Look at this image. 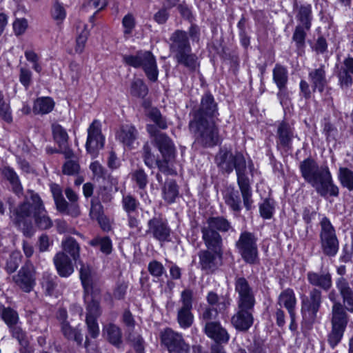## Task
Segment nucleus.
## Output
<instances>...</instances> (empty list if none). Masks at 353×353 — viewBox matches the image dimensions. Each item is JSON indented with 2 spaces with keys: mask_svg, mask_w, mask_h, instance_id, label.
Wrapping results in <instances>:
<instances>
[{
  "mask_svg": "<svg viewBox=\"0 0 353 353\" xmlns=\"http://www.w3.org/2000/svg\"><path fill=\"white\" fill-rule=\"evenodd\" d=\"M77 37L76 39L75 52L82 53L89 36L88 26L79 21L77 26Z\"/></svg>",
  "mask_w": 353,
  "mask_h": 353,
  "instance_id": "33",
  "label": "nucleus"
},
{
  "mask_svg": "<svg viewBox=\"0 0 353 353\" xmlns=\"http://www.w3.org/2000/svg\"><path fill=\"white\" fill-rule=\"evenodd\" d=\"M108 5V0H89L87 3L88 8L96 10L95 12L90 17V21H93L95 14L105 8Z\"/></svg>",
  "mask_w": 353,
  "mask_h": 353,
  "instance_id": "58",
  "label": "nucleus"
},
{
  "mask_svg": "<svg viewBox=\"0 0 353 353\" xmlns=\"http://www.w3.org/2000/svg\"><path fill=\"white\" fill-rule=\"evenodd\" d=\"M273 80L281 91L288 82V71L285 68L276 64L273 69Z\"/></svg>",
  "mask_w": 353,
  "mask_h": 353,
  "instance_id": "40",
  "label": "nucleus"
},
{
  "mask_svg": "<svg viewBox=\"0 0 353 353\" xmlns=\"http://www.w3.org/2000/svg\"><path fill=\"white\" fill-rule=\"evenodd\" d=\"M218 166L223 171L230 173L234 168L236 170L237 178L246 175L248 169L252 172V164L249 162L248 168L243 155L239 152L233 154L226 149H221L216 157Z\"/></svg>",
  "mask_w": 353,
  "mask_h": 353,
  "instance_id": "5",
  "label": "nucleus"
},
{
  "mask_svg": "<svg viewBox=\"0 0 353 353\" xmlns=\"http://www.w3.org/2000/svg\"><path fill=\"white\" fill-rule=\"evenodd\" d=\"M79 170V165L74 161L69 160L66 161L63 166V173L68 175H73L77 174Z\"/></svg>",
  "mask_w": 353,
  "mask_h": 353,
  "instance_id": "64",
  "label": "nucleus"
},
{
  "mask_svg": "<svg viewBox=\"0 0 353 353\" xmlns=\"http://www.w3.org/2000/svg\"><path fill=\"white\" fill-rule=\"evenodd\" d=\"M307 279L311 285L326 291L332 285V276L328 271H322L321 272H309L307 274Z\"/></svg>",
  "mask_w": 353,
  "mask_h": 353,
  "instance_id": "23",
  "label": "nucleus"
},
{
  "mask_svg": "<svg viewBox=\"0 0 353 353\" xmlns=\"http://www.w3.org/2000/svg\"><path fill=\"white\" fill-rule=\"evenodd\" d=\"M62 246L63 250L68 253L74 261H77L79 259L80 248L73 238H66L62 241Z\"/></svg>",
  "mask_w": 353,
  "mask_h": 353,
  "instance_id": "41",
  "label": "nucleus"
},
{
  "mask_svg": "<svg viewBox=\"0 0 353 353\" xmlns=\"http://www.w3.org/2000/svg\"><path fill=\"white\" fill-rule=\"evenodd\" d=\"M321 303V293L316 289L312 290L309 298L303 299L301 312L305 318L314 321Z\"/></svg>",
  "mask_w": 353,
  "mask_h": 353,
  "instance_id": "16",
  "label": "nucleus"
},
{
  "mask_svg": "<svg viewBox=\"0 0 353 353\" xmlns=\"http://www.w3.org/2000/svg\"><path fill=\"white\" fill-rule=\"evenodd\" d=\"M336 286L343 297L346 309L353 312V289L350 283L341 276L336 281Z\"/></svg>",
  "mask_w": 353,
  "mask_h": 353,
  "instance_id": "24",
  "label": "nucleus"
},
{
  "mask_svg": "<svg viewBox=\"0 0 353 353\" xmlns=\"http://www.w3.org/2000/svg\"><path fill=\"white\" fill-rule=\"evenodd\" d=\"M160 336L161 343L170 353H189L190 347L185 343L181 334L167 328L161 332Z\"/></svg>",
  "mask_w": 353,
  "mask_h": 353,
  "instance_id": "12",
  "label": "nucleus"
},
{
  "mask_svg": "<svg viewBox=\"0 0 353 353\" xmlns=\"http://www.w3.org/2000/svg\"><path fill=\"white\" fill-rule=\"evenodd\" d=\"M130 93L137 97H144L148 94V88L141 79H134L131 84Z\"/></svg>",
  "mask_w": 353,
  "mask_h": 353,
  "instance_id": "45",
  "label": "nucleus"
},
{
  "mask_svg": "<svg viewBox=\"0 0 353 353\" xmlns=\"http://www.w3.org/2000/svg\"><path fill=\"white\" fill-rule=\"evenodd\" d=\"M224 199L225 203L235 212H239L241 210V200L239 196L238 192L232 191L227 193Z\"/></svg>",
  "mask_w": 353,
  "mask_h": 353,
  "instance_id": "46",
  "label": "nucleus"
},
{
  "mask_svg": "<svg viewBox=\"0 0 353 353\" xmlns=\"http://www.w3.org/2000/svg\"><path fill=\"white\" fill-rule=\"evenodd\" d=\"M237 182L243 197V205L248 210H250L252 208L253 200L252 199V192L249 180L246 175H243L237 178Z\"/></svg>",
  "mask_w": 353,
  "mask_h": 353,
  "instance_id": "28",
  "label": "nucleus"
},
{
  "mask_svg": "<svg viewBox=\"0 0 353 353\" xmlns=\"http://www.w3.org/2000/svg\"><path fill=\"white\" fill-rule=\"evenodd\" d=\"M199 258L201 269L206 271L215 270L218 265L217 259H221L215 252L212 254L208 250L201 251L199 254Z\"/></svg>",
  "mask_w": 353,
  "mask_h": 353,
  "instance_id": "30",
  "label": "nucleus"
},
{
  "mask_svg": "<svg viewBox=\"0 0 353 353\" xmlns=\"http://www.w3.org/2000/svg\"><path fill=\"white\" fill-rule=\"evenodd\" d=\"M339 179L343 187L350 191L353 190V171L346 168H341Z\"/></svg>",
  "mask_w": 353,
  "mask_h": 353,
  "instance_id": "42",
  "label": "nucleus"
},
{
  "mask_svg": "<svg viewBox=\"0 0 353 353\" xmlns=\"http://www.w3.org/2000/svg\"><path fill=\"white\" fill-rule=\"evenodd\" d=\"M122 26L123 27V32L126 36L132 34L135 27V19L132 14H126L122 20Z\"/></svg>",
  "mask_w": 353,
  "mask_h": 353,
  "instance_id": "56",
  "label": "nucleus"
},
{
  "mask_svg": "<svg viewBox=\"0 0 353 353\" xmlns=\"http://www.w3.org/2000/svg\"><path fill=\"white\" fill-rule=\"evenodd\" d=\"M122 205L124 210L130 214L136 211L139 202L131 195H125L123 196Z\"/></svg>",
  "mask_w": 353,
  "mask_h": 353,
  "instance_id": "53",
  "label": "nucleus"
},
{
  "mask_svg": "<svg viewBox=\"0 0 353 353\" xmlns=\"http://www.w3.org/2000/svg\"><path fill=\"white\" fill-rule=\"evenodd\" d=\"M254 306L238 307V312L232 318V323L240 331L248 330L253 324L252 310Z\"/></svg>",
  "mask_w": 353,
  "mask_h": 353,
  "instance_id": "18",
  "label": "nucleus"
},
{
  "mask_svg": "<svg viewBox=\"0 0 353 353\" xmlns=\"http://www.w3.org/2000/svg\"><path fill=\"white\" fill-rule=\"evenodd\" d=\"M14 337H15L23 347H26L28 344V341L26 337L25 334L23 332L19 327L12 325L10 327Z\"/></svg>",
  "mask_w": 353,
  "mask_h": 353,
  "instance_id": "63",
  "label": "nucleus"
},
{
  "mask_svg": "<svg viewBox=\"0 0 353 353\" xmlns=\"http://www.w3.org/2000/svg\"><path fill=\"white\" fill-rule=\"evenodd\" d=\"M137 132L132 125H123L118 131L117 137L126 146H130L137 139Z\"/></svg>",
  "mask_w": 353,
  "mask_h": 353,
  "instance_id": "32",
  "label": "nucleus"
},
{
  "mask_svg": "<svg viewBox=\"0 0 353 353\" xmlns=\"http://www.w3.org/2000/svg\"><path fill=\"white\" fill-rule=\"evenodd\" d=\"M51 15L54 21L57 24L59 25L62 23L66 17V11L64 7L59 3H56L53 5L51 10Z\"/></svg>",
  "mask_w": 353,
  "mask_h": 353,
  "instance_id": "49",
  "label": "nucleus"
},
{
  "mask_svg": "<svg viewBox=\"0 0 353 353\" xmlns=\"http://www.w3.org/2000/svg\"><path fill=\"white\" fill-rule=\"evenodd\" d=\"M80 279L84 288L85 303L100 300L99 292L92 285L91 270L88 266L82 265L80 269Z\"/></svg>",
  "mask_w": 353,
  "mask_h": 353,
  "instance_id": "17",
  "label": "nucleus"
},
{
  "mask_svg": "<svg viewBox=\"0 0 353 353\" xmlns=\"http://www.w3.org/2000/svg\"><path fill=\"white\" fill-rule=\"evenodd\" d=\"M33 214L37 226L43 230L52 225V221L48 216L39 196L32 190L28 191L25 201L12 212L11 218L25 236H30L34 233L32 224Z\"/></svg>",
  "mask_w": 353,
  "mask_h": 353,
  "instance_id": "2",
  "label": "nucleus"
},
{
  "mask_svg": "<svg viewBox=\"0 0 353 353\" xmlns=\"http://www.w3.org/2000/svg\"><path fill=\"white\" fill-rule=\"evenodd\" d=\"M255 236L248 232L241 234L236 247L242 259L248 263L254 264L259 261V252Z\"/></svg>",
  "mask_w": 353,
  "mask_h": 353,
  "instance_id": "8",
  "label": "nucleus"
},
{
  "mask_svg": "<svg viewBox=\"0 0 353 353\" xmlns=\"http://www.w3.org/2000/svg\"><path fill=\"white\" fill-rule=\"evenodd\" d=\"M202 233L203 239L208 248L212 250L214 252L219 255V258H221V238L219 234L208 227L203 228L202 230Z\"/></svg>",
  "mask_w": 353,
  "mask_h": 353,
  "instance_id": "22",
  "label": "nucleus"
},
{
  "mask_svg": "<svg viewBox=\"0 0 353 353\" xmlns=\"http://www.w3.org/2000/svg\"><path fill=\"white\" fill-rule=\"evenodd\" d=\"M12 28L15 35L20 36L23 34L28 28L27 19L24 18L16 19L12 23Z\"/></svg>",
  "mask_w": 353,
  "mask_h": 353,
  "instance_id": "55",
  "label": "nucleus"
},
{
  "mask_svg": "<svg viewBox=\"0 0 353 353\" xmlns=\"http://www.w3.org/2000/svg\"><path fill=\"white\" fill-rule=\"evenodd\" d=\"M90 168L93 174V176L97 179H105L106 176V171L104 168L98 162H92Z\"/></svg>",
  "mask_w": 353,
  "mask_h": 353,
  "instance_id": "59",
  "label": "nucleus"
},
{
  "mask_svg": "<svg viewBox=\"0 0 353 353\" xmlns=\"http://www.w3.org/2000/svg\"><path fill=\"white\" fill-rule=\"evenodd\" d=\"M207 301L210 305L214 307V310L219 311L225 310L227 305H229L228 302H226L223 299L219 298L217 294L212 292L208 293Z\"/></svg>",
  "mask_w": 353,
  "mask_h": 353,
  "instance_id": "47",
  "label": "nucleus"
},
{
  "mask_svg": "<svg viewBox=\"0 0 353 353\" xmlns=\"http://www.w3.org/2000/svg\"><path fill=\"white\" fill-rule=\"evenodd\" d=\"M62 332L65 336L68 339L75 341L77 343L80 344L83 341V335L77 329H73L68 323L63 322L62 323Z\"/></svg>",
  "mask_w": 353,
  "mask_h": 353,
  "instance_id": "44",
  "label": "nucleus"
},
{
  "mask_svg": "<svg viewBox=\"0 0 353 353\" xmlns=\"http://www.w3.org/2000/svg\"><path fill=\"white\" fill-rule=\"evenodd\" d=\"M145 115L152 121L159 128L166 129L168 123L166 119L161 115L160 111L156 108H150L149 103L144 102Z\"/></svg>",
  "mask_w": 353,
  "mask_h": 353,
  "instance_id": "35",
  "label": "nucleus"
},
{
  "mask_svg": "<svg viewBox=\"0 0 353 353\" xmlns=\"http://www.w3.org/2000/svg\"><path fill=\"white\" fill-rule=\"evenodd\" d=\"M304 28L303 26H296L293 34L292 39L298 48L303 47L305 44V32L303 30Z\"/></svg>",
  "mask_w": 353,
  "mask_h": 353,
  "instance_id": "57",
  "label": "nucleus"
},
{
  "mask_svg": "<svg viewBox=\"0 0 353 353\" xmlns=\"http://www.w3.org/2000/svg\"><path fill=\"white\" fill-rule=\"evenodd\" d=\"M294 8L297 11L296 17L305 29L310 27L312 17V6L308 3H294Z\"/></svg>",
  "mask_w": 353,
  "mask_h": 353,
  "instance_id": "31",
  "label": "nucleus"
},
{
  "mask_svg": "<svg viewBox=\"0 0 353 353\" xmlns=\"http://www.w3.org/2000/svg\"><path fill=\"white\" fill-rule=\"evenodd\" d=\"M346 314L341 303H336L332 307V329L328 335V342L334 347L341 340L347 325Z\"/></svg>",
  "mask_w": 353,
  "mask_h": 353,
  "instance_id": "9",
  "label": "nucleus"
},
{
  "mask_svg": "<svg viewBox=\"0 0 353 353\" xmlns=\"http://www.w3.org/2000/svg\"><path fill=\"white\" fill-rule=\"evenodd\" d=\"M0 314L5 323L9 326L14 325L18 320V315L15 311L10 308H3Z\"/></svg>",
  "mask_w": 353,
  "mask_h": 353,
  "instance_id": "51",
  "label": "nucleus"
},
{
  "mask_svg": "<svg viewBox=\"0 0 353 353\" xmlns=\"http://www.w3.org/2000/svg\"><path fill=\"white\" fill-rule=\"evenodd\" d=\"M54 263L59 274L68 277L74 272V268L68 256L63 252H59L54 258Z\"/></svg>",
  "mask_w": 353,
  "mask_h": 353,
  "instance_id": "26",
  "label": "nucleus"
},
{
  "mask_svg": "<svg viewBox=\"0 0 353 353\" xmlns=\"http://www.w3.org/2000/svg\"><path fill=\"white\" fill-rule=\"evenodd\" d=\"M103 334L107 339L113 345H118L121 343V332L119 327L110 323L103 328Z\"/></svg>",
  "mask_w": 353,
  "mask_h": 353,
  "instance_id": "39",
  "label": "nucleus"
},
{
  "mask_svg": "<svg viewBox=\"0 0 353 353\" xmlns=\"http://www.w3.org/2000/svg\"><path fill=\"white\" fill-rule=\"evenodd\" d=\"M54 107V101L48 97L37 99L34 103L33 112L35 114H46L50 112Z\"/></svg>",
  "mask_w": 353,
  "mask_h": 353,
  "instance_id": "34",
  "label": "nucleus"
},
{
  "mask_svg": "<svg viewBox=\"0 0 353 353\" xmlns=\"http://www.w3.org/2000/svg\"><path fill=\"white\" fill-rule=\"evenodd\" d=\"M90 243L92 246L99 245L101 251L105 254H109L112 252V242L108 237H97L92 240Z\"/></svg>",
  "mask_w": 353,
  "mask_h": 353,
  "instance_id": "50",
  "label": "nucleus"
},
{
  "mask_svg": "<svg viewBox=\"0 0 353 353\" xmlns=\"http://www.w3.org/2000/svg\"><path fill=\"white\" fill-rule=\"evenodd\" d=\"M32 81V72L25 68L20 69L19 81L21 83L28 89Z\"/></svg>",
  "mask_w": 353,
  "mask_h": 353,
  "instance_id": "62",
  "label": "nucleus"
},
{
  "mask_svg": "<svg viewBox=\"0 0 353 353\" xmlns=\"http://www.w3.org/2000/svg\"><path fill=\"white\" fill-rule=\"evenodd\" d=\"M52 132L55 141L59 144L61 149H65L64 154L66 158H70L72 157V152L67 149V143L68 139V135L65 129H63L60 125H53Z\"/></svg>",
  "mask_w": 353,
  "mask_h": 353,
  "instance_id": "29",
  "label": "nucleus"
},
{
  "mask_svg": "<svg viewBox=\"0 0 353 353\" xmlns=\"http://www.w3.org/2000/svg\"><path fill=\"white\" fill-rule=\"evenodd\" d=\"M20 261V254L19 252H12L9 261L6 263V270L9 273L14 272L19 266Z\"/></svg>",
  "mask_w": 353,
  "mask_h": 353,
  "instance_id": "61",
  "label": "nucleus"
},
{
  "mask_svg": "<svg viewBox=\"0 0 353 353\" xmlns=\"http://www.w3.org/2000/svg\"><path fill=\"white\" fill-rule=\"evenodd\" d=\"M213 230L228 231L230 228V224L228 221L223 218L216 217L211 218L208 221V226Z\"/></svg>",
  "mask_w": 353,
  "mask_h": 353,
  "instance_id": "48",
  "label": "nucleus"
},
{
  "mask_svg": "<svg viewBox=\"0 0 353 353\" xmlns=\"http://www.w3.org/2000/svg\"><path fill=\"white\" fill-rule=\"evenodd\" d=\"M85 303L87 304L85 322L88 333L92 338L94 339L99 334V327L97 321V318L101 314L99 300L92 301Z\"/></svg>",
  "mask_w": 353,
  "mask_h": 353,
  "instance_id": "15",
  "label": "nucleus"
},
{
  "mask_svg": "<svg viewBox=\"0 0 353 353\" xmlns=\"http://www.w3.org/2000/svg\"><path fill=\"white\" fill-rule=\"evenodd\" d=\"M105 138L101 133V123L94 120L88 128V137L85 143L87 152L96 157L99 151L104 146Z\"/></svg>",
  "mask_w": 353,
  "mask_h": 353,
  "instance_id": "10",
  "label": "nucleus"
},
{
  "mask_svg": "<svg viewBox=\"0 0 353 353\" xmlns=\"http://www.w3.org/2000/svg\"><path fill=\"white\" fill-rule=\"evenodd\" d=\"M124 62L135 68H141L152 81L158 79L159 71L154 56L149 51H140L134 55L123 57Z\"/></svg>",
  "mask_w": 353,
  "mask_h": 353,
  "instance_id": "6",
  "label": "nucleus"
},
{
  "mask_svg": "<svg viewBox=\"0 0 353 353\" xmlns=\"http://www.w3.org/2000/svg\"><path fill=\"white\" fill-rule=\"evenodd\" d=\"M13 280L23 292H31L36 284V270L33 264L28 261L13 276Z\"/></svg>",
  "mask_w": 353,
  "mask_h": 353,
  "instance_id": "13",
  "label": "nucleus"
},
{
  "mask_svg": "<svg viewBox=\"0 0 353 353\" xmlns=\"http://www.w3.org/2000/svg\"><path fill=\"white\" fill-rule=\"evenodd\" d=\"M274 203L270 199H265L259 206L261 216L264 219H270L274 212Z\"/></svg>",
  "mask_w": 353,
  "mask_h": 353,
  "instance_id": "54",
  "label": "nucleus"
},
{
  "mask_svg": "<svg viewBox=\"0 0 353 353\" xmlns=\"http://www.w3.org/2000/svg\"><path fill=\"white\" fill-rule=\"evenodd\" d=\"M300 170L302 176L322 196H337L339 188L333 183L332 176L327 166L319 167L312 159L301 162Z\"/></svg>",
  "mask_w": 353,
  "mask_h": 353,
  "instance_id": "3",
  "label": "nucleus"
},
{
  "mask_svg": "<svg viewBox=\"0 0 353 353\" xmlns=\"http://www.w3.org/2000/svg\"><path fill=\"white\" fill-rule=\"evenodd\" d=\"M170 41V53L177 63L194 70L197 65V57L192 53L188 33L177 30L172 34Z\"/></svg>",
  "mask_w": 353,
  "mask_h": 353,
  "instance_id": "4",
  "label": "nucleus"
},
{
  "mask_svg": "<svg viewBox=\"0 0 353 353\" xmlns=\"http://www.w3.org/2000/svg\"><path fill=\"white\" fill-rule=\"evenodd\" d=\"M179 193L177 185L173 181H168L163 188V198L168 203H173Z\"/></svg>",
  "mask_w": 353,
  "mask_h": 353,
  "instance_id": "43",
  "label": "nucleus"
},
{
  "mask_svg": "<svg viewBox=\"0 0 353 353\" xmlns=\"http://www.w3.org/2000/svg\"><path fill=\"white\" fill-rule=\"evenodd\" d=\"M144 161L147 166L153 168L157 166L161 172H168V165L164 161L157 159L154 154L151 153L150 147L148 144L143 147Z\"/></svg>",
  "mask_w": 353,
  "mask_h": 353,
  "instance_id": "36",
  "label": "nucleus"
},
{
  "mask_svg": "<svg viewBox=\"0 0 353 353\" xmlns=\"http://www.w3.org/2000/svg\"><path fill=\"white\" fill-rule=\"evenodd\" d=\"M55 276H53L52 274H48V272H45L43 275V279L41 281L42 288L46 290V293L49 295H52L53 294L54 290L56 286V283L54 282Z\"/></svg>",
  "mask_w": 353,
  "mask_h": 353,
  "instance_id": "52",
  "label": "nucleus"
},
{
  "mask_svg": "<svg viewBox=\"0 0 353 353\" xmlns=\"http://www.w3.org/2000/svg\"><path fill=\"white\" fill-rule=\"evenodd\" d=\"M320 240L323 253L328 256H334L339 248L336 231L330 221L325 216L320 221Z\"/></svg>",
  "mask_w": 353,
  "mask_h": 353,
  "instance_id": "7",
  "label": "nucleus"
},
{
  "mask_svg": "<svg viewBox=\"0 0 353 353\" xmlns=\"http://www.w3.org/2000/svg\"><path fill=\"white\" fill-rule=\"evenodd\" d=\"M148 225L149 232L152 234L154 238L160 241L168 240L170 230L165 222L154 218L149 221Z\"/></svg>",
  "mask_w": 353,
  "mask_h": 353,
  "instance_id": "21",
  "label": "nucleus"
},
{
  "mask_svg": "<svg viewBox=\"0 0 353 353\" xmlns=\"http://www.w3.org/2000/svg\"><path fill=\"white\" fill-rule=\"evenodd\" d=\"M217 115L216 104L212 95L205 94L194 120L190 123L196 141L205 147L214 146L219 143V131L215 121Z\"/></svg>",
  "mask_w": 353,
  "mask_h": 353,
  "instance_id": "1",
  "label": "nucleus"
},
{
  "mask_svg": "<svg viewBox=\"0 0 353 353\" xmlns=\"http://www.w3.org/2000/svg\"><path fill=\"white\" fill-rule=\"evenodd\" d=\"M277 134L280 144L288 146L293 137V129L289 124L283 122L278 128Z\"/></svg>",
  "mask_w": 353,
  "mask_h": 353,
  "instance_id": "37",
  "label": "nucleus"
},
{
  "mask_svg": "<svg viewBox=\"0 0 353 353\" xmlns=\"http://www.w3.org/2000/svg\"><path fill=\"white\" fill-rule=\"evenodd\" d=\"M157 145L166 165L175 157V148L172 140L165 134H160L155 138Z\"/></svg>",
  "mask_w": 353,
  "mask_h": 353,
  "instance_id": "19",
  "label": "nucleus"
},
{
  "mask_svg": "<svg viewBox=\"0 0 353 353\" xmlns=\"http://www.w3.org/2000/svg\"><path fill=\"white\" fill-rule=\"evenodd\" d=\"M206 335L217 343H227L230 335L219 323L208 322L205 325Z\"/></svg>",
  "mask_w": 353,
  "mask_h": 353,
  "instance_id": "20",
  "label": "nucleus"
},
{
  "mask_svg": "<svg viewBox=\"0 0 353 353\" xmlns=\"http://www.w3.org/2000/svg\"><path fill=\"white\" fill-rule=\"evenodd\" d=\"M308 78L314 91L318 90L322 92L327 86V81L323 66L311 70L309 72Z\"/></svg>",
  "mask_w": 353,
  "mask_h": 353,
  "instance_id": "25",
  "label": "nucleus"
},
{
  "mask_svg": "<svg viewBox=\"0 0 353 353\" xmlns=\"http://www.w3.org/2000/svg\"><path fill=\"white\" fill-rule=\"evenodd\" d=\"M296 303V299L294 291L288 288L283 291L279 297V304L284 306L288 311L292 319V323L294 321V310Z\"/></svg>",
  "mask_w": 353,
  "mask_h": 353,
  "instance_id": "27",
  "label": "nucleus"
},
{
  "mask_svg": "<svg viewBox=\"0 0 353 353\" xmlns=\"http://www.w3.org/2000/svg\"><path fill=\"white\" fill-rule=\"evenodd\" d=\"M235 291L238 294V307L254 305L255 299L253 291L245 278L237 277L236 279Z\"/></svg>",
  "mask_w": 353,
  "mask_h": 353,
  "instance_id": "14",
  "label": "nucleus"
},
{
  "mask_svg": "<svg viewBox=\"0 0 353 353\" xmlns=\"http://www.w3.org/2000/svg\"><path fill=\"white\" fill-rule=\"evenodd\" d=\"M1 172L11 183L13 191L17 194L21 193L23 188L14 170L10 167L5 166L2 168Z\"/></svg>",
  "mask_w": 353,
  "mask_h": 353,
  "instance_id": "38",
  "label": "nucleus"
},
{
  "mask_svg": "<svg viewBox=\"0 0 353 353\" xmlns=\"http://www.w3.org/2000/svg\"><path fill=\"white\" fill-rule=\"evenodd\" d=\"M192 296L193 293L190 290H185L181 294V307L178 310L177 321L183 329L190 327L194 321V315L191 312Z\"/></svg>",
  "mask_w": 353,
  "mask_h": 353,
  "instance_id": "11",
  "label": "nucleus"
},
{
  "mask_svg": "<svg viewBox=\"0 0 353 353\" xmlns=\"http://www.w3.org/2000/svg\"><path fill=\"white\" fill-rule=\"evenodd\" d=\"M148 271L155 277L161 276L164 272L163 265L157 261H152L148 265Z\"/></svg>",
  "mask_w": 353,
  "mask_h": 353,
  "instance_id": "60",
  "label": "nucleus"
}]
</instances>
